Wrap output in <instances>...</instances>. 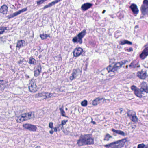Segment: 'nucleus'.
Masks as SVG:
<instances>
[{
	"label": "nucleus",
	"mask_w": 148,
	"mask_h": 148,
	"mask_svg": "<svg viewBox=\"0 0 148 148\" xmlns=\"http://www.w3.org/2000/svg\"><path fill=\"white\" fill-rule=\"evenodd\" d=\"M4 30H2L1 31H0V35L3 34V32H4Z\"/></svg>",
	"instance_id": "47"
},
{
	"label": "nucleus",
	"mask_w": 148,
	"mask_h": 148,
	"mask_svg": "<svg viewBox=\"0 0 148 148\" xmlns=\"http://www.w3.org/2000/svg\"><path fill=\"white\" fill-rule=\"evenodd\" d=\"M106 11L105 10H103L102 12V13L104 14L105 12Z\"/></svg>",
	"instance_id": "51"
},
{
	"label": "nucleus",
	"mask_w": 148,
	"mask_h": 148,
	"mask_svg": "<svg viewBox=\"0 0 148 148\" xmlns=\"http://www.w3.org/2000/svg\"><path fill=\"white\" fill-rule=\"evenodd\" d=\"M141 10L143 15L148 14V0H144L141 7Z\"/></svg>",
	"instance_id": "4"
},
{
	"label": "nucleus",
	"mask_w": 148,
	"mask_h": 148,
	"mask_svg": "<svg viewBox=\"0 0 148 148\" xmlns=\"http://www.w3.org/2000/svg\"><path fill=\"white\" fill-rule=\"evenodd\" d=\"M133 14L136 15L138 13V9L137 6L134 4H132L130 6Z\"/></svg>",
	"instance_id": "13"
},
{
	"label": "nucleus",
	"mask_w": 148,
	"mask_h": 148,
	"mask_svg": "<svg viewBox=\"0 0 148 148\" xmlns=\"http://www.w3.org/2000/svg\"><path fill=\"white\" fill-rule=\"evenodd\" d=\"M49 128L52 129L53 127V123L52 122H50L49 124Z\"/></svg>",
	"instance_id": "40"
},
{
	"label": "nucleus",
	"mask_w": 148,
	"mask_h": 148,
	"mask_svg": "<svg viewBox=\"0 0 148 148\" xmlns=\"http://www.w3.org/2000/svg\"><path fill=\"white\" fill-rule=\"evenodd\" d=\"M87 101L86 100H84L81 103L82 106L84 107L86 106L87 105Z\"/></svg>",
	"instance_id": "35"
},
{
	"label": "nucleus",
	"mask_w": 148,
	"mask_h": 148,
	"mask_svg": "<svg viewBox=\"0 0 148 148\" xmlns=\"http://www.w3.org/2000/svg\"><path fill=\"white\" fill-rule=\"evenodd\" d=\"M23 127L29 131L33 132L36 131L37 129L36 126L29 124H25L23 125Z\"/></svg>",
	"instance_id": "5"
},
{
	"label": "nucleus",
	"mask_w": 148,
	"mask_h": 148,
	"mask_svg": "<svg viewBox=\"0 0 148 148\" xmlns=\"http://www.w3.org/2000/svg\"><path fill=\"white\" fill-rule=\"evenodd\" d=\"M140 91H145L146 93H148V87L146 82H143L141 84Z\"/></svg>",
	"instance_id": "12"
},
{
	"label": "nucleus",
	"mask_w": 148,
	"mask_h": 148,
	"mask_svg": "<svg viewBox=\"0 0 148 148\" xmlns=\"http://www.w3.org/2000/svg\"><path fill=\"white\" fill-rule=\"evenodd\" d=\"M65 110H68L67 108H65Z\"/></svg>",
	"instance_id": "60"
},
{
	"label": "nucleus",
	"mask_w": 148,
	"mask_h": 148,
	"mask_svg": "<svg viewBox=\"0 0 148 148\" xmlns=\"http://www.w3.org/2000/svg\"><path fill=\"white\" fill-rule=\"evenodd\" d=\"M29 63L31 64L35 65L36 63V60L34 59L30 58L29 59Z\"/></svg>",
	"instance_id": "32"
},
{
	"label": "nucleus",
	"mask_w": 148,
	"mask_h": 148,
	"mask_svg": "<svg viewBox=\"0 0 148 148\" xmlns=\"http://www.w3.org/2000/svg\"><path fill=\"white\" fill-rule=\"evenodd\" d=\"M137 148H139V145H138L137 146Z\"/></svg>",
	"instance_id": "59"
},
{
	"label": "nucleus",
	"mask_w": 148,
	"mask_h": 148,
	"mask_svg": "<svg viewBox=\"0 0 148 148\" xmlns=\"http://www.w3.org/2000/svg\"><path fill=\"white\" fill-rule=\"evenodd\" d=\"M92 5L91 3H87L83 4L81 6V8L83 11H86L91 7Z\"/></svg>",
	"instance_id": "18"
},
{
	"label": "nucleus",
	"mask_w": 148,
	"mask_h": 148,
	"mask_svg": "<svg viewBox=\"0 0 148 148\" xmlns=\"http://www.w3.org/2000/svg\"><path fill=\"white\" fill-rule=\"evenodd\" d=\"M77 144L79 146H82L86 144L84 138L83 136L81 137L78 140Z\"/></svg>",
	"instance_id": "21"
},
{
	"label": "nucleus",
	"mask_w": 148,
	"mask_h": 148,
	"mask_svg": "<svg viewBox=\"0 0 148 148\" xmlns=\"http://www.w3.org/2000/svg\"><path fill=\"white\" fill-rule=\"evenodd\" d=\"M104 147L106 148H116L115 142H114L110 144L105 145Z\"/></svg>",
	"instance_id": "23"
},
{
	"label": "nucleus",
	"mask_w": 148,
	"mask_h": 148,
	"mask_svg": "<svg viewBox=\"0 0 148 148\" xmlns=\"http://www.w3.org/2000/svg\"><path fill=\"white\" fill-rule=\"evenodd\" d=\"M83 51V49L80 47L76 48L73 51L74 56L76 57L81 55Z\"/></svg>",
	"instance_id": "11"
},
{
	"label": "nucleus",
	"mask_w": 148,
	"mask_h": 148,
	"mask_svg": "<svg viewBox=\"0 0 148 148\" xmlns=\"http://www.w3.org/2000/svg\"><path fill=\"white\" fill-rule=\"evenodd\" d=\"M53 131L52 130H51L49 131V133L51 134H53Z\"/></svg>",
	"instance_id": "46"
},
{
	"label": "nucleus",
	"mask_w": 148,
	"mask_h": 148,
	"mask_svg": "<svg viewBox=\"0 0 148 148\" xmlns=\"http://www.w3.org/2000/svg\"><path fill=\"white\" fill-rule=\"evenodd\" d=\"M80 74L81 72L79 69H74L73 71L72 75L70 77V79L73 80Z\"/></svg>",
	"instance_id": "6"
},
{
	"label": "nucleus",
	"mask_w": 148,
	"mask_h": 148,
	"mask_svg": "<svg viewBox=\"0 0 148 148\" xmlns=\"http://www.w3.org/2000/svg\"><path fill=\"white\" fill-rule=\"evenodd\" d=\"M57 128L58 129V128H56V127H55L53 129H54V132H56L57 131Z\"/></svg>",
	"instance_id": "45"
},
{
	"label": "nucleus",
	"mask_w": 148,
	"mask_h": 148,
	"mask_svg": "<svg viewBox=\"0 0 148 148\" xmlns=\"http://www.w3.org/2000/svg\"><path fill=\"white\" fill-rule=\"evenodd\" d=\"M40 37L42 39L44 40L46 39L47 37H50L49 34H46L43 33L40 34Z\"/></svg>",
	"instance_id": "31"
},
{
	"label": "nucleus",
	"mask_w": 148,
	"mask_h": 148,
	"mask_svg": "<svg viewBox=\"0 0 148 148\" xmlns=\"http://www.w3.org/2000/svg\"><path fill=\"white\" fill-rule=\"evenodd\" d=\"M5 87V83L3 80H0V91L4 90Z\"/></svg>",
	"instance_id": "26"
},
{
	"label": "nucleus",
	"mask_w": 148,
	"mask_h": 148,
	"mask_svg": "<svg viewBox=\"0 0 148 148\" xmlns=\"http://www.w3.org/2000/svg\"><path fill=\"white\" fill-rule=\"evenodd\" d=\"M145 145L143 144H139V148H146Z\"/></svg>",
	"instance_id": "39"
},
{
	"label": "nucleus",
	"mask_w": 148,
	"mask_h": 148,
	"mask_svg": "<svg viewBox=\"0 0 148 148\" xmlns=\"http://www.w3.org/2000/svg\"><path fill=\"white\" fill-rule=\"evenodd\" d=\"M56 94V93H51V97H55L56 96V95H55Z\"/></svg>",
	"instance_id": "42"
},
{
	"label": "nucleus",
	"mask_w": 148,
	"mask_h": 148,
	"mask_svg": "<svg viewBox=\"0 0 148 148\" xmlns=\"http://www.w3.org/2000/svg\"><path fill=\"white\" fill-rule=\"evenodd\" d=\"M86 32L85 29L84 30L81 32L79 33L78 35L74 37L72 39V41L74 43H78L80 44L82 43V39L86 34Z\"/></svg>",
	"instance_id": "2"
},
{
	"label": "nucleus",
	"mask_w": 148,
	"mask_h": 148,
	"mask_svg": "<svg viewBox=\"0 0 148 148\" xmlns=\"http://www.w3.org/2000/svg\"><path fill=\"white\" fill-rule=\"evenodd\" d=\"M25 77L27 78H29V76L27 74L25 75Z\"/></svg>",
	"instance_id": "49"
},
{
	"label": "nucleus",
	"mask_w": 148,
	"mask_h": 148,
	"mask_svg": "<svg viewBox=\"0 0 148 148\" xmlns=\"http://www.w3.org/2000/svg\"><path fill=\"white\" fill-rule=\"evenodd\" d=\"M2 41V38H0V42Z\"/></svg>",
	"instance_id": "50"
},
{
	"label": "nucleus",
	"mask_w": 148,
	"mask_h": 148,
	"mask_svg": "<svg viewBox=\"0 0 148 148\" xmlns=\"http://www.w3.org/2000/svg\"><path fill=\"white\" fill-rule=\"evenodd\" d=\"M125 44H127L128 45H132V42H131L127 40H124L120 41V44L122 45H123Z\"/></svg>",
	"instance_id": "28"
},
{
	"label": "nucleus",
	"mask_w": 148,
	"mask_h": 148,
	"mask_svg": "<svg viewBox=\"0 0 148 148\" xmlns=\"http://www.w3.org/2000/svg\"><path fill=\"white\" fill-rule=\"evenodd\" d=\"M26 114H23L19 116L16 119V121L18 122H21L25 121L26 120Z\"/></svg>",
	"instance_id": "17"
},
{
	"label": "nucleus",
	"mask_w": 148,
	"mask_h": 148,
	"mask_svg": "<svg viewBox=\"0 0 148 148\" xmlns=\"http://www.w3.org/2000/svg\"><path fill=\"white\" fill-rule=\"evenodd\" d=\"M127 115L132 121L136 122L137 121L138 118L136 117L135 112L134 111H128Z\"/></svg>",
	"instance_id": "7"
},
{
	"label": "nucleus",
	"mask_w": 148,
	"mask_h": 148,
	"mask_svg": "<svg viewBox=\"0 0 148 148\" xmlns=\"http://www.w3.org/2000/svg\"><path fill=\"white\" fill-rule=\"evenodd\" d=\"M36 148H40V146H38L36 147Z\"/></svg>",
	"instance_id": "53"
},
{
	"label": "nucleus",
	"mask_w": 148,
	"mask_h": 148,
	"mask_svg": "<svg viewBox=\"0 0 148 148\" xmlns=\"http://www.w3.org/2000/svg\"><path fill=\"white\" fill-rule=\"evenodd\" d=\"M0 30H3L2 27H0Z\"/></svg>",
	"instance_id": "54"
},
{
	"label": "nucleus",
	"mask_w": 148,
	"mask_h": 148,
	"mask_svg": "<svg viewBox=\"0 0 148 148\" xmlns=\"http://www.w3.org/2000/svg\"><path fill=\"white\" fill-rule=\"evenodd\" d=\"M147 147H148V146H147Z\"/></svg>",
	"instance_id": "62"
},
{
	"label": "nucleus",
	"mask_w": 148,
	"mask_h": 148,
	"mask_svg": "<svg viewBox=\"0 0 148 148\" xmlns=\"http://www.w3.org/2000/svg\"><path fill=\"white\" fill-rule=\"evenodd\" d=\"M45 95V97L47 98H49L51 97V93H46V94H44Z\"/></svg>",
	"instance_id": "36"
},
{
	"label": "nucleus",
	"mask_w": 148,
	"mask_h": 148,
	"mask_svg": "<svg viewBox=\"0 0 148 148\" xmlns=\"http://www.w3.org/2000/svg\"><path fill=\"white\" fill-rule=\"evenodd\" d=\"M147 73L146 72H145L143 73H140L139 74V78L141 79H145L147 76Z\"/></svg>",
	"instance_id": "29"
},
{
	"label": "nucleus",
	"mask_w": 148,
	"mask_h": 148,
	"mask_svg": "<svg viewBox=\"0 0 148 148\" xmlns=\"http://www.w3.org/2000/svg\"><path fill=\"white\" fill-rule=\"evenodd\" d=\"M126 141L125 139H123L121 140L115 141L116 148H121L123 147Z\"/></svg>",
	"instance_id": "8"
},
{
	"label": "nucleus",
	"mask_w": 148,
	"mask_h": 148,
	"mask_svg": "<svg viewBox=\"0 0 148 148\" xmlns=\"http://www.w3.org/2000/svg\"><path fill=\"white\" fill-rule=\"evenodd\" d=\"M27 10V8H24L21 10H19V11L13 13L11 15H10V17L9 18H13L15 16H16L21 13L25 11H26Z\"/></svg>",
	"instance_id": "16"
},
{
	"label": "nucleus",
	"mask_w": 148,
	"mask_h": 148,
	"mask_svg": "<svg viewBox=\"0 0 148 148\" xmlns=\"http://www.w3.org/2000/svg\"><path fill=\"white\" fill-rule=\"evenodd\" d=\"M25 41L23 40H21L18 41L17 43L16 47L19 48L23 46V44L25 43Z\"/></svg>",
	"instance_id": "27"
},
{
	"label": "nucleus",
	"mask_w": 148,
	"mask_h": 148,
	"mask_svg": "<svg viewBox=\"0 0 148 148\" xmlns=\"http://www.w3.org/2000/svg\"><path fill=\"white\" fill-rule=\"evenodd\" d=\"M138 25H136V26H135V29H136V28H138Z\"/></svg>",
	"instance_id": "52"
},
{
	"label": "nucleus",
	"mask_w": 148,
	"mask_h": 148,
	"mask_svg": "<svg viewBox=\"0 0 148 148\" xmlns=\"http://www.w3.org/2000/svg\"><path fill=\"white\" fill-rule=\"evenodd\" d=\"M148 56V46L145 47L142 53L139 55V57L142 60H144Z\"/></svg>",
	"instance_id": "10"
},
{
	"label": "nucleus",
	"mask_w": 148,
	"mask_h": 148,
	"mask_svg": "<svg viewBox=\"0 0 148 148\" xmlns=\"http://www.w3.org/2000/svg\"><path fill=\"white\" fill-rule=\"evenodd\" d=\"M127 50L128 51H133V49L132 47L130 48L129 49H127Z\"/></svg>",
	"instance_id": "43"
},
{
	"label": "nucleus",
	"mask_w": 148,
	"mask_h": 148,
	"mask_svg": "<svg viewBox=\"0 0 148 148\" xmlns=\"http://www.w3.org/2000/svg\"><path fill=\"white\" fill-rule=\"evenodd\" d=\"M112 136L108 134H107L105 136L104 140L108 141L110 138H111Z\"/></svg>",
	"instance_id": "34"
},
{
	"label": "nucleus",
	"mask_w": 148,
	"mask_h": 148,
	"mask_svg": "<svg viewBox=\"0 0 148 148\" xmlns=\"http://www.w3.org/2000/svg\"><path fill=\"white\" fill-rule=\"evenodd\" d=\"M68 121V120H62L61 121V124H59L58 128L59 130H62L63 129V125H65L66 123Z\"/></svg>",
	"instance_id": "24"
},
{
	"label": "nucleus",
	"mask_w": 148,
	"mask_h": 148,
	"mask_svg": "<svg viewBox=\"0 0 148 148\" xmlns=\"http://www.w3.org/2000/svg\"><path fill=\"white\" fill-rule=\"evenodd\" d=\"M56 4L54 1L49 3L48 5L45 6L42 8L43 9H45L48 7H50Z\"/></svg>",
	"instance_id": "30"
},
{
	"label": "nucleus",
	"mask_w": 148,
	"mask_h": 148,
	"mask_svg": "<svg viewBox=\"0 0 148 148\" xmlns=\"http://www.w3.org/2000/svg\"><path fill=\"white\" fill-rule=\"evenodd\" d=\"M131 89L134 91L135 95L138 97H139L138 89L134 85L131 87Z\"/></svg>",
	"instance_id": "25"
},
{
	"label": "nucleus",
	"mask_w": 148,
	"mask_h": 148,
	"mask_svg": "<svg viewBox=\"0 0 148 148\" xmlns=\"http://www.w3.org/2000/svg\"><path fill=\"white\" fill-rule=\"evenodd\" d=\"M128 65H127L126 66V68H128Z\"/></svg>",
	"instance_id": "57"
},
{
	"label": "nucleus",
	"mask_w": 148,
	"mask_h": 148,
	"mask_svg": "<svg viewBox=\"0 0 148 148\" xmlns=\"http://www.w3.org/2000/svg\"><path fill=\"white\" fill-rule=\"evenodd\" d=\"M2 29H3V30H6L7 29V27H2Z\"/></svg>",
	"instance_id": "44"
},
{
	"label": "nucleus",
	"mask_w": 148,
	"mask_h": 148,
	"mask_svg": "<svg viewBox=\"0 0 148 148\" xmlns=\"http://www.w3.org/2000/svg\"><path fill=\"white\" fill-rule=\"evenodd\" d=\"M134 66H136V67H139V66H138L137 65L134 64Z\"/></svg>",
	"instance_id": "48"
},
{
	"label": "nucleus",
	"mask_w": 148,
	"mask_h": 148,
	"mask_svg": "<svg viewBox=\"0 0 148 148\" xmlns=\"http://www.w3.org/2000/svg\"><path fill=\"white\" fill-rule=\"evenodd\" d=\"M28 88L31 92H35L37 91L38 88L36 85V80L32 79L29 82Z\"/></svg>",
	"instance_id": "3"
},
{
	"label": "nucleus",
	"mask_w": 148,
	"mask_h": 148,
	"mask_svg": "<svg viewBox=\"0 0 148 148\" xmlns=\"http://www.w3.org/2000/svg\"><path fill=\"white\" fill-rule=\"evenodd\" d=\"M129 66L133 68H136V66H134V62H132L130 64V65Z\"/></svg>",
	"instance_id": "41"
},
{
	"label": "nucleus",
	"mask_w": 148,
	"mask_h": 148,
	"mask_svg": "<svg viewBox=\"0 0 148 148\" xmlns=\"http://www.w3.org/2000/svg\"><path fill=\"white\" fill-rule=\"evenodd\" d=\"M92 122H93V123L94 124L95 123V122H94V121H93Z\"/></svg>",
	"instance_id": "58"
},
{
	"label": "nucleus",
	"mask_w": 148,
	"mask_h": 148,
	"mask_svg": "<svg viewBox=\"0 0 148 148\" xmlns=\"http://www.w3.org/2000/svg\"><path fill=\"white\" fill-rule=\"evenodd\" d=\"M10 48H11V45H10Z\"/></svg>",
	"instance_id": "61"
},
{
	"label": "nucleus",
	"mask_w": 148,
	"mask_h": 148,
	"mask_svg": "<svg viewBox=\"0 0 148 148\" xmlns=\"http://www.w3.org/2000/svg\"><path fill=\"white\" fill-rule=\"evenodd\" d=\"M26 114V120L33 119L34 118V112H30L27 113H25Z\"/></svg>",
	"instance_id": "20"
},
{
	"label": "nucleus",
	"mask_w": 148,
	"mask_h": 148,
	"mask_svg": "<svg viewBox=\"0 0 148 148\" xmlns=\"http://www.w3.org/2000/svg\"><path fill=\"white\" fill-rule=\"evenodd\" d=\"M103 99H104V98H100L99 97H97L92 101V105L94 106H96L99 103L100 101Z\"/></svg>",
	"instance_id": "22"
},
{
	"label": "nucleus",
	"mask_w": 148,
	"mask_h": 148,
	"mask_svg": "<svg viewBox=\"0 0 148 148\" xmlns=\"http://www.w3.org/2000/svg\"><path fill=\"white\" fill-rule=\"evenodd\" d=\"M44 94H46V93L43 92L39 93L38 95V96L40 97H42L44 99H46V98H45V97H45V95H44Z\"/></svg>",
	"instance_id": "37"
},
{
	"label": "nucleus",
	"mask_w": 148,
	"mask_h": 148,
	"mask_svg": "<svg viewBox=\"0 0 148 148\" xmlns=\"http://www.w3.org/2000/svg\"><path fill=\"white\" fill-rule=\"evenodd\" d=\"M83 138L86 144H93V139L89 135H85L83 136Z\"/></svg>",
	"instance_id": "9"
},
{
	"label": "nucleus",
	"mask_w": 148,
	"mask_h": 148,
	"mask_svg": "<svg viewBox=\"0 0 148 148\" xmlns=\"http://www.w3.org/2000/svg\"><path fill=\"white\" fill-rule=\"evenodd\" d=\"M41 72V65L39 64L34 71V76L35 77L38 76Z\"/></svg>",
	"instance_id": "15"
},
{
	"label": "nucleus",
	"mask_w": 148,
	"mask_h": 148,
	"mask_svg": "<svg viewBox=\"0 0 148 148\" xmlns=\"http://www.w3.org/2000/svg\"><path fill=\"white\" fill-rule=\"evenodd\" d=\"M120 110H121V112L122 111V109H120Z\"/></svg>",
	"instance_id": "55"
},
{
	"label": "nucleus",
	"mask_w": 148,
	"mask_h": 148,
	"mask_svg": "<svg viewBox=\"0 0 148 148\" xmlns=\"http://www.w3.org/2000/svg\"><path fill=\"white\" fill-rule=\"evenodd\" d=\"M128 61L127 60H123L120 62L115 63L113 66L109 65L106 69H104L102 71V74L103 75H106L110 72L114 73V72L120 68L122 65L125 64Z\"/></svg>",
	"instance_id": "1"
},
{
	"label": "nucleus",
	"mask_w": 148,
	"mask_h": 148,
	"mask_svg": "<svg viewBox=\"0 0 148 148\" xmlns=\"http://www.w3.org/2000/svg\"><path fill=\"white\" fill-rule=\"evenodd\" d=\"M8 7L5 5H3L0 8V13L6 14L8 11Z\"/></svg>",
	"instance_id": "19"
},
{
	"label": "nucleus",
	"mask_w": 148,
	"mask_h": 148,
	"mask_svg": "<svg viewBox=\"0 0 148 148\" xmlns=\"http://www.w3.org/2000/svg\"><path fill=\"white\" fill-rule=\"evenodd\" d=\"M137 76L139 77V74H138V72L137 73Z\"/></svg>",
	"instance_id": "56"
},
{
	"label": "nucleus",
	"mask_w": 148,
	"mask_h": 148,
	"mask_svg": "<svg viewBox=\"0 0 148 148\" xmlns=\"http://www.w3.org/2000/svg\"><path fill=\"white\" fill-rule=\"evenodd\" d=\"M59 110L62 116L66 117H68L67 116L65 115V112L64 111L63 108H59Z\"/></svg>",
	"instance_id": "33"
},
{
	"label": "nucleus",
	"mask_w": 148,
	"mask_h": 148,
	"mask_svg": "<svg viewBox=\"0 0 148 148\" xmlns=\"http://www.w3.org/2000/svg\"><path fill=\"white\" fill-rule=\"evenodd\" d=\"M111 130L114 132V134L115 136L116 135L115 134H118L119 135L123 136H125L127 135V134L125 133L124 132L119 130H115L114 129L112 128L111 129Z\"/></svg>",
	"instance_id": "14"
},
{
	"label": "nucleus",
	"mask_w": 148,
	"mask_h": 148,
	"mask_svg": "<svg viewBox=\"0 0 148 148\" xmlns=\"http://www.w3.org/2000/svg\"><path fill=\"white\" fill-rule=\"evenodd\" d=\"M45 1V0H40L38 1L37 2V4L38 5H39L40 4H42Z\"/></svg>",
	"instance_id": "38"
}]
</instances>
